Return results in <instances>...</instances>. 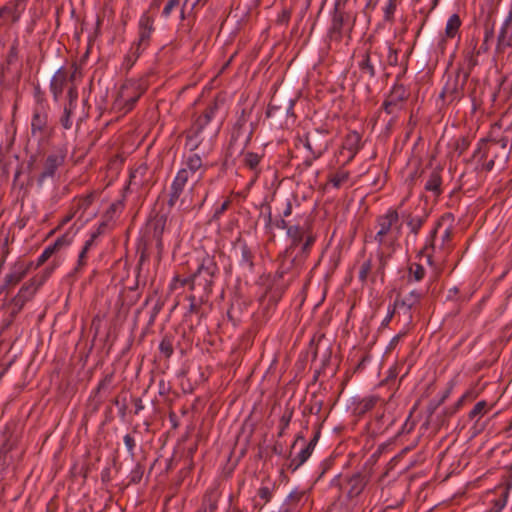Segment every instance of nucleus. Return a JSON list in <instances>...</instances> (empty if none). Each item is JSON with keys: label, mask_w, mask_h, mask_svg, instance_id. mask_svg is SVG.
I'll use <instances>...</instances> for the list:
<instances>
[{"label": "nucleus", "mask_w": 512, "mask_h": 512, "mask_svg": "<svg viewBox=\"0 0 512 512\" xmlns=\"http://www.w3.org/2000/svg\"><path fill=\"white\" fill-rule=\"evenodd\" d=\"M282 110L281 106H277L273 101H271L268 105L267 109V117H274L277 115V113Z\"/></svg>", "instance_id": "052dcab7"}, {"label": "nucleus", "mask_w": 512, "mask_h": 512, "mask_svg": "<svg viewBox=\"0 0 512 512\" xmlns=\"http://www.w3.org/2000/svg\"><path fill=\"white\" fill-rule=\"evenodd\" d=\"M43 282L44 279L34 276L22 284L16 295L10 300L13 315L18 314L25 304L34 298Z\"/></svg>", "instance_id": "1a4fd4ad"}, {"label": "nucleus", "mask_w": 512, "mask_h": 512, "mask_svg": "<svg viewBox=\"0 0 512 512\" xmlns=\"http://www.w3.org/2000/svg\"><path fill=\"white\" fill-rule=\"evenodd\" d=\"M377 258H378V267H377L375 273H377L381 277H383L384 276V269H385V266H386V259H385L384 255L382 253L378 254Z\"/></svg>", "instance_id": "4d7b16f0"}, {"label": "nucleus", "mask_w": 512, "mask_h": 512, "mask_svg": "<svg viewBox=\"0 0 512 512\" xmlns=\"http://www.w3.org/2000/svg\"><path fill=\"white\" fill-rule=\"evenodd\" d=\"M218 508V500L213 496H205L202 506L197 512H215Z\"/></svg>", "instance_id": "79ce46f5"}, {"label": "nucleus", "mask_w": 512, "mask_h": 512, "mask_svg": "<svg viewBox=\"0 0 512 512\" xmlns=\"http://www.w3.org/2000/svg\"><path fill=\"white\" fill-rule=\"evenodd\" d=\"M188 180L189 179L186 178V173L179 171L176 173V176L174 177L170 186L169 199L167 202L169 207H173L176 205L184 191V188Z\"/></svg>", "instance_id": "b1692460"}, {"label": "nucleus", "mask_w": 512, "mask_h": 512, "mask_svg": "<svg viewBox=\"0 0 512 512\" xmlns=\"http://www.w3.org/2000/svg\"><path fill=\"white\" fill-rule=\"evenodd\" d=\"M427 217L428 215L426 212L417 215H413L407 211L402 212V218L405 220L410 233L415 236L419 233L420 229L427 221Z\"/></svg>", "instance_id": "bb28decb"}, {"label": "nucleus", "mask_w": 512, "mask_h": 512, "mask_svg": "<svg viewBox=\"0 0 512 512\" xmlns=\"http://www.w3.org/2000/svg\"><path fill=\"white\" fill-rule=\"evenodd\" d=\"M124 444L129 452H132L135 447V440L130 434H126L123 438Z\"/></svg>", "instance_id": "0e129e2a"}, {"label": "nucleus", "mask_w": 512, "mask_h": 512, "mask_svg": "<svg viewBox=\"0 0 512 512\" xmlns=\"http://www.w3.org/2000/svg\"><path fill=\"white\" fill-rule=\"evenodd\" d=\"M112 382H113V374L110 373V374L105 375L104 378L99 382V384L96 388L97 392H101V391H105V390L109 389Z\"/></svg>", "instance_id": "603ef678"}, {"label": "nucleus", "mask_w": 512, "mask_h": 512, "mask_svg": "<svg viewBox=\"0 0 512 512\" xmlns=\"http://www.w3.org/2000/svg\"><path fill=\"white\" fill-rule=\"evenodd\" d=\"M145 50L139 48L138 46L132 44L131 47H130V50L129 52L127 53V55L125 56V59H124V66L127 68V69H130L134 64L135 62L137 61V59L140 57V55L144 52Z\"/></svg>", "instance_id": "c9c22d12"}, {"label": "nucleus", "mask_w": 512, "mask_h": 512, "mask_svg": "<svg viewBox=\"0 0 512 512\" xmlns=\"http://www.w3.org/2000/svg\"><path fill=\"white\" fill-rule=\"evenodd\" d=\"M206 171V166L203 164L201 156L197 153L189 155L183 162V167L179 172L186 173V178L191 179L196 177V182H199Z\"/></svg>", "instance_id": "6ab92c4d"}, {"label": "nucleus", "mask_w": 512, "mask_h": 512, "mask_svg": "<svg viewBox=\"0 0 512 512\" xmlns=\"http://www.w3.org/2000/svg\"><path fill=\"white\" fill-rule=\"evenodd\" d=\"M179 7V0H168L163 8L162 16L168 18L173 10Z\"/></svg>", "instance_id": "8fccbe9b"}, {"label": "nucleus", "mask_w": 512, "mask_h": 512, "mask_svg": "<svg viewBox=\"0 0 512 512\" xmlns=\"http://www.w3.org/2000/svg\"><path fill=\"white\" fill-rule=\"evenodd\" d=\"M275 226L278 229L286 230V233L288 232V228L291 226L288 224V222L285 220V218H281L280 220H277L275 223Z\"/></svg>", "instance_id": "774afa93"}, {"label": "nucleus", "mask_w": 512, "mask_h": 512, "mask_svg": "<svg viewBox=\"0 0 512 512\" xmlns=\"http://www.w3.org/2000/svg\"><path fill=\"white\" fill-rule=\"evenodd\" d=\"M32 268V261L27 262L18 260L14 262L3 279V283L0 286V294L18 285L28 275Z\"/></svg>", "instance_id": "9b49d317"}, {"label": "nucleus", "mask_w": 512, "mask_h": 512, "mask_svg": "<svg viewBox=\"0 0 512 512\" xmlns=\"http://www.w3.org/2000/svg\"><path fill=\"white\" fill-rule=\"evenodd\" d=\"M361 137L357 132L349 133L342 146L341 154L346 156V162L349 163L360 149Z\"/></svg>", "instance_id": "393cba45"}, {"label": "nucleus", "mask_w": 512, "mask_h": 512, "mask_svg": "<svg viewBox=\"0 0 512 512\" xmlns=\"http://www.w3.org/2000/svg\"><path fill=\"white\" fill-rule=\"evenodd\" d=\"M409 97L407 89L402 84L393 85L389 95L382 104V109L388 114L397 116L404 108V104Z\"/></svg>", "instance_id": "ddd939ff"}, {"label": "nucleus", "mask_w": 512, "mask_h": 512, "mask_svg": "<svg viewBox=\"0 0 512 512\" xmlns=\"http://www.w3.org/2000/svg\"><path fill=\"white\" fill-rule=\"evenodd\" d=\"M441 171V168L433 169L425 183V190L432 192L435 196H439L442 193Z\"/></svg>", "instance_id": "c85d7f7f"}, {"label": "nucleus", "mask_w": 512, "mask_h": 512, "mask_svg": "<svg viewBox=\"0 0 512 512\" xmlns=\"http://www.w3.org/2000/svg\"><path fill=\"white\" fill-rule=\"evenodd\" d=\"M167 224V216L166 215H157L152 218L148 223L149 232L152 235L153 240L156 242V249L158 251L159 257L161 256L164 250L163 244V234L166 230Z\"/></svg>", "instance_id": "aec40b11"}, {"label": "nucleus", "mask_w": 512, "mask_h": 512, "mask_svg": "<svg viewBox=\"0 0 512 512\" xmlns=\"http://www.w3.org/2000/svg\"><path fill=\"white\" fill-rule=\"evenodd\" d=\"M66 156V148L57 147L53 149L45 158L43 163V171L39 175L38 182L41 184L47 178H52L55 175L57 169L64 164Z\"/></svg>", "instance_id": "4468645a"}, {"label": "nucleus", "mask_w": 512, "mask_h": 512, "mask_svg": "<svg viewBox=\"0 0 512 512\" xmlns=\"http://www.w3.org/2000/svg\"><path fill=\"white\" fill-rule=\"evenodd\" d=\"M144 90L136 82H128L121 86L115 107L128 112L133 109L135 103L143 94Z\"/></svg>", "instance_id": "f8f14e48"}, {"label": "nucleus", "mask_w": 512, "mask_h": 512, "mask_svg": "<svg viewBox=\"0 0 512 512\" xmlns=\"http://www.w3.org/2000/svg\"><path fill=\"white\" fill-rule=\"evenodd\" d=\"M274 485L270 481L262 482V485L257 490V497L262 501L261 504L255 503V506L263 507L271 501L273 497Z\"/></svg>", "instance_id": "7c9ffc66"}, {"label": "nucleus", "mask_w": 512, "mask_h": 512, "mask_svg": "<svg viewBox=\"0 0 512 512\" xmlns=\"http://www.w3.org/2000/svg\"><path fill=\"white\" fill-rule=\"evenodd\" d=\"M474 398V394L472 391H467L466 393H464L460 398L459 400L457 401L456 403V407L457 408H460L466 401L468 400H472Z\"/></svg>", "instance_id": "680f3d73"}, {"label": "nucleus", "mask_w": 512, "mask_h": 512, "mask_svg": "<svg viewBox=\"0 0 512 512\" xmlns=\"http://www.w3.org/2000/svg\"><path fill=\"white\" fill-rule=\"evenodd\" d=\"M299 141L310 153L302 163L305 169H308L312 163L320 158L329 147L328 131L322 128H317L307 132Z\"/></svg>", "instance_id": "7ed1b4c3"}, {"label": "nucleus", "mask_w": 512, "mask_h": 512, "mask_svg": "<svg viewBox=\"0 0 512 512\" xmlns=\"http://www.w3.org/2000/svg\"><path fill=\"white\" fill-rule=\"evenodd\" d=\"M497 147H500L501 149H503V151H504L503 156L505 158H507L511 151V146H509L508 138L502 137L498 140L493 141L491 148H497Z\"/></svg>", "instance_id": "a18cd8bd"}, {"label": "nucleus", "mask_w": 512, "mask_h": 512, "mask_svg": "<svg viewBox=\"0 0 512 512\" xmlns=\"http://www.w3.org/2000/svg\"><path fill=\"white\" fill-rule=\"evenodd\" d=\"M397 2L396 0H387V3L384 7V19L386 21H392L394 18V14L396 11Z\"/></svg>", "instance_id": "49530a36"}, {"label": "nucleus", "mask_w": 512, "mask_h": 512, "mask_svg": "<svg viewBox=\"0 0 512 512\" xmlns=\"http://www.w3.org/2000/svg\"><path fill=\"white\" fill-rule=\"evenodd\" d=\"M67 97H68V105H66L65 107H72V108H76V102H77V99H78V92H77V89L76 87L74 86H71L69 89H68V92H67Z\"/></svg>", "instance_id": "864d4df0"}, {"label": "nucleus", "mask_w": 512, "mask_h": 512, "mask_svg": "<svg viewBox=\"0 0 512 512\" xmlns=\"http://www.w3.org/2000/svg\"><path fill=\"white\" fill-rule=\"evenodd\" d=\"M261 156L254 152H246L243 155V162L246 167H248L250 170L255 171L257 173V169L259 166V163L261 161Z\"/></svg>", "instance_id": "4c0bfd02"}, {"label": "nucleus", "mask_w": 512, "mask_h": 512, "mask_svg": "<svg viewBox=\"0 0 512 512\" xmlns=\"http://www.w3.org/2000/svg\"><path fill=\"white\" fill-rule=\"evenodd\" d=\"M231 201L226 199L214 212L213 219L217 220L229 208Z\"/></svg>", "instance_id": "5fc2aeb1"}, {"label": "nucleus", "mask_w": 512, "mask_h": 512, "mask_svg": "<svg viewBox=\"0 0 512 512\" xmlns=\"http://www.w3.org/2000/svg\"><path fill=\"white\" fill-rule=\"evenodd\" d=\"M291 13L289 10L284 9L277 18L279 24H287L290 20Z\"/></svg>", "instance_id": "e2e57ef3"}, {"label": "nucleus", "mask_w": 512, "mask_h": 512, "mask_svg": "<svg viewBox=\"0 0 512 512\" xmlns=\"http://www.w3.org/2000/svg\"><path fill=\"white\" fill-rule=\"evenodd\" d=\"M240 250H241V258H240L239 264L242 267L247 268L248 270L251 271L254 266V263H253L254 255H253L251 249L248 247V245L246 243H242L240 246Z\"/></svg>", "instance_id": "473e14b6"}, {"label": "nucleus", "mask_w": 512, "mask_h": 512, "mask_svg": "<svg viewBox=\"0 0 512 512\" xmlns=\"http://www.w3.org/2000/svg\"><path fill=\"white\" fill-rule=\"evenodd\" d=\"M461 26V20L458 14H452L446 23L445 34L448 38H454Z\"/></svg>", "instance_id": "f704fd0d"}, {"label": "nucleus", "mask_w": 512, "mask_h": 512, "mask_svg": "<svg viewBox=\"0 0 512 512\" xmlns=\"http://www.w3.org/2000/svg\"><path fill=\"white\" fill-rule=\"evenodd\" d=\"M148 172L149 171L147 165L141 164L137 166L130 173L129 186H134L136 188L144 186L148 181Z\"/></svg>", "instance_id": "cd10ccee"}, {"label": "nucleus", "mask_w": 512, "mask_h": 512, "mask_svg": "<svg viewBox=\"0 0 512 512\" xmlns=\"http://www.w3.org/2000/svg\"><path fill=\"white\" fill-rule=\"evenodd\" d=\"M349 178V172L345 170H338L330 177V183L339 188L343 183H345Z\"/></svg>", "instance_id": "37998d69"}, {"label": "nucleus", "mask_w": 512, "mask_h": 512, "mask_svg": "<svg viewBox=\"0 0 512 512\" xmlns=\"http://www.w3.org/2000/svg\"><path fill=\"white\" fill-rule=\"evenodd\" d=\"M452 230L451 228L445 229L441 236V245L439 246L440 258H444L451 248Z\"/></svg>", "instance_id": "e433bc0d"}, {"label": "nucleus", "mask_w": 512, "mask_h": 512, "mask_svg": "<svg viewBox=\"0 0 512 512\" xmlns=\"http://www.w3.org/2000/svg\"><path fill=\"white\" fill-rule=\"evenodd\" d=\"M219 268L213 256L204 253L197 259V268L191 275V278L184 279L182 286L186 283H191V289L197 284L202 286L204 291L207 293L211 292V286L214 282V278L217 276Z\"/></svg>", "instance_id": "f03ea898"}, {"label": "nucleus", "mask_w": 512, "mask_h": 512, "mask_svg": "<svg viewBox=\"0 0 512 512\" xmlns=\"http://www.w3.org/2000/svg\"><path fill=\"white\" fill-rule=\"evenodd\" d=\"M511 487V483L497 487L492 492L494 498L490 500L491 507L484 512H501L508 502Z\"/></svg>", "instance_id": "4be33fe9"}, {"label": "nucleus", "mask_w": 512, "mask_h": 512, "mask_svg": "<svg viewBox=\"0 0 512 512\" xmlns=\"http://www.w3.org/2000/svg\"><path fill=\"white\" fill-rule=\"evenodd\" d=\"M348 16L339 9V3L337 2L334 7V13L332 16L331 26L328 31V36L331 41L340 42L343 35V27L345 20Z\"/></svg>", "instance_id": "412c9836"}, {"label": "nucleus", "mask_w": 512, "mask_h": 512, "mask_svg": "<svg viewBox=\"0 0 512 512\" xmlns=\"http://www.w3.org/2000/svg\"><path fill=\"white\" fill-rule=\"evenodd\" d=\"M95 237V235H92V237L85 242L78 256L77 266L75 268L76 271L80 270L86 264V255L93 245Z\"/></svg>", "instance_id": "ea45409f"}, {"label": "nucleus", "mask_w": 512, "mask_h": 512, "mask_svg": "<svg viewBox=\"0 0 512 512\" xmlns=\"http://www.w3.org/2000/svg\"><path fill=\"white\" fill-rule=\"evenodd\" d=\"M317 236H308L305 242L303 241L298 249L294 250L291 256H281L280 270L282 274L289 273L291 271H298L308 258L311 249L316 241Z\"/></svg>", "instance_id": "423d86ee"}, {"label": "nucleus", "mask_w": 512, "mask_h": 512, "mask_svg": "<svg viewBox=\"0 0 512 512\" xmlns=\"http://www.w3.org/2000/svg\"><path fill=\"white\" fill-rule=\"evenodd\" d=\"M378 231L375 235V241L380 245L393 243L401 234V224H399V214L395 209H388L377 220Z\"/></svg>", "instance_id": "20e7f679"}, {"label": "nucleus", "mask_w": 512, "mask_h": 512, "mask_svg": "<svg viewBox=\"0 0 512 512\" xmlns=\"http://www.w3.org/2000/svg\"><path fill=\"white\" fill-rule=\"evenodd\" d=\"M425 276V269L421 264L411 263L408 268V279L416 282L421 281Z\"/></svg>", "instance_id": "58836bf2"}, {"label": "nucleus", "mask_w": 512, "mask_h": 512, "mask_svg": "<svg viewBox=\"0 0 512 512\" xmlns=\"http://www.w3.org/2000/svg\"><path fill=\"white\" fill-rule=\"evenodd\" d=\"M387 61H388L389 65H392V66L397 65L398 54H397V51L392 47H389V49H388Z\"/></svg>", "instance_id": "13d9d810"}, {"label": "nucleus", "mask_w": 512, "mask_h": 512, "mask_svg": "<svg viewBox=\"0 0 512 512\" xmlns=\"http://www.w3.org/2000/svg\"><path fill=\"white\" fill-rule=\"evenodd\" d=\"M312 452L313 451L309 447L305 446L294 458L291 459L288 468L292 471H296L309 459Z\"/></svg>", "instance_id": "2f4dec72"}, {"label": "nucleus", "mask_w": 512, "mask_h": 512, "mask_svg": "<svg viewBox=\"0 0 512 512\" xmlns=\"http://www.w3.org/2000/svg\"><path fill=\"white\" fill-rule=\"evenodd\" d=\"M69 242L65 237H59L53 244L48 245L37 259L36 264H33V268L42 266L53 254L59 251L61 248L67 246Z\"/></svg>", "instance_id": "a878e982"}, {"label": "nucleus", "mask_w": 512, "mask_h": 512, "mask_svg": "<svg viewBox=\"0 0 512 512\" xmlns=\"http://www.w3.org/2000/svg\"><path fill=\"white\" fill-rule=\"evenodd\" d=\"M291 214H292V204L289 200H287L285 203V208L283 209L281 216H282V218H286V217H289Z\"/></svg>", "instance_id": "338daca9"}, {"label": "nucleus", "mask_w": 512, "mask_h": 512, "mask_svg": "<svg viewBox=\"0 0 512 512\" xmlns=\"http://www.w3.org/2000/svg\"><path fill=\"white\" fill-rule=\"evenodd\" d=\"M302 500H307V495L303 491H292L287 498L289 504L295 505L301 502Z\"/></svg>", "instance_id": "de8ad7c7"}, {"label": "nucleus", "mask_w": 512, "mask_h": 512, "mask_svg": "<svg viewBox=\"0 0 512 512\" xmlns=\"http://www.w3.org/2000/svg\"><path fill=\"white\" fill-rule=\"evenodd\" d=\"M377 65L381 66V59L380 55L376 52L365 53L358 64L361 73L370 79L376 76Z\"/></svg>", "instance_id": "5701e85b"}, {"label": "nucleus", "mask_w": 512, "mask_h": 512, "mask_svg": "<svg viewBox=\"0 0 512 512\" xmlns=\"http://www.w3.org/2000/svg\"><path fill=\"white\" fill-rule=\"evenodd\" d=\"M154 31V18L147 12L143 13L138 21V39L133 44L146 50L150 45Z\"/></svg>", "instance_id": "dca6fc26"}, {"label": "nucleus", "mask_w": 512, "mask_h": 512, "mask_svg": "<svg viewBox=\"0 0 512 512\" xmlns=\"http://www.w3.org/2000/svg\"><path fill=\"white\" fill-rule=\"evenodd\" d=\"M160 353L169 358L173 354V338L171 336H164L159 345Z\"/></svg>", "instance_id": "a19ab883"}, {"label": "nucleus", "mask_w": 512, "mask_h": 512, "mask_svg": "<svg viewBox=\"0 0 512 512\" xmlns=\"http://www.w3.org/2000/svg\"><path fill=\"white\" fill-rule=\"evenodd\" d=\"M408 328L400 331L397 335H395L389 342L387 346V352L392 351L396 348V346L399 344L400 340L407 334Z\"/></svg>", "instance_id": "3c124183"}, {"label": "nucleus", "mask_w": 512, "mask_h": 512, "mask_svg": "<svg viewBox=\"0 0 512 512\" xmlns=\"http://www.w3.org/2000/svg\"><path fill=\"white\" fill-rule=\"evenodd\" d=\"M510 47H512V0L497 36V50L499 52H503Z\"/></svg>", "instance_id": "a211bd4d"}, {"label": "nucleus", "mask_w": 512, "mask_h": 512, "mask_svg": "<svg viewBox=\"0 0 512 512\" xmlns=\"http://www.w3.org/2000/svg\"><path fill=\"white\" fill-rule=\"evenodd\" d=\"M188 300L190 302L188 311L189 313H198L199 311V305L196 303V298L194 295H190L188 297Z\"/></svg>", "instance_id": "69168bd1"}, {"label": "nucleus", "mask_w": 512, "mask_h": 512, "mask_svg": "<svg viewBox=\"0 0 512 512\" xmlns=\"http://www.w3.org/2000/svg\"><path fill=\"white\" fill-rule=\"evenodd\" d=\"M488 404L486 401L482 400L477 402L472 410L468 414V418L477 423L487 412H488Z\"/></svg>", "instance_id": "72a5a7b5"}, {"label": "nucleus", "mask_w": 512, "mask_h": 512, "mask_svg": "<svg viewBox=\"0 0 512 512\" xmlns=\"http://www.w3.org/2000/svg\"><path fill=\"white\" fill-rule=\"evenodd\" d=\"M395 313H397V309H394V304H393L392 306L388 307L387 315L383 319L381 326L387 327L389 325L390 321L392 320V318L394 317Z\"/></svg>", "instance_id": "6e6d98bb"}, {"label": "nucleus", "mask_w": 512, "mask_h": 512, "mask_svg": "<svg viewBox=\"0 0 512 512\" xmlns=\"http://www.w3.org/2000/svg\"><path fill=\"white\" fill-rule=\"evenodd\" d=\"M461 73V69H458L455 74L447 75V80L439 95L440 98L450 103L461 99L464 85L469 77V72H464L462 75Z\"/></svg>", "instance_id": "9d476101"}, {"label": "nucleus", "mask_w": 512, "mask_h": 512, "mask_svg": "<svg viewBox=\"0 0 512 512\" xmlns=\"http://www.w3.org/2000/svg\"><path fill=\"white\" fill-rule=\"evenodd\" d=\"M367 483L368 479L360 472L346 475L343 478L337 476L332 480V485L338 486L349 501L356 499L363 492Z\"/></svg>", "instance_id": "6e6552de"}, {"label": "nucleus", "mask_w": 512, "mask_h": 512, "mask_svg": "<svg viewBox=\"0 0 512 512\" xmlns=\"http://www.w3.org/2000/svg\"><path fill=\"white\" fill-rule=\"evenodd\" d=\"M423 297L424 292L418 289H413L404 295H397L394 301V309H397V315L399 319L403 320L405 328L412 325L413 314L420 306Z\"/></svg>", "instance_id": "39448f33"}, {"label": "nucleus", "mask_w": 512, "mask_h": 512, "mask_svg": "<svg viewBox=\"0 0 512 512\" xmlns=\"http://www.w3.org/2000/svg\"><path fill=\"white\" fill-rule=\"evenodd\" d=\"M72 68L73 71L71 74L65 68L61 67L53 75L50 82V91L55 101L60 99L68 80L72 81L75 78L77 67L73 65Z\"/></svg>", "instance_id": "f3484780"}, {"label": "nucleus", "mask_w": 512, "mask_h": 512, "mask_svg": "<svg viewBox=\"0 0 512 512\" xmlns=\"http://www.w3.org/2000/svg\"><path fill=\"white\" fill-rule=\"evenodd\" d=\"M48 132L47 107L43 104H39L33 110L31 119V135L41 140L48 134Z\"/></svg>", "instance_id": "2eb2a0df"}, {"label": "nucleus", "mask_w": 512, "mask_h": 512, "mask_svg": "<svg viewBox=\"0 0 512 512\" xmlns=\"http://www.w3.org/2000/svg\"><path fill=\"white\" fill-rule=\"evenodd\" d=\"M218 109L219 104L217 101L210 103L186 131L185 147L189 151H195L202 144H211L212 139L217 135L218 129L212 130L209 124L215 117Z\"/></svg>", "instance_id": "f257e3e1"}, {"label": "nucleus", "mask_w": 512, "mask_h": 512, "mask_svg": "<svg viewBox=\"0 0 512 512\" xmlns=\"http://www.w3.org/2000/svg\"><path fill=\"white\" fill-rule=\"evenodd\" d=\"M287 236L290 240L289 246L285 249L283 254L291 256L294 250L298 249L299 245L307 239L308 236H316L313 232V224L310 217L299 219L295 224L288 228Z\"/></svg>", "instance_id": "0eeeda50"}, {"label": "nucleus", "mask_w": 512, "mask_h": 512, "mask_svg": "<svg viewBox=\"0 0 512 512\" xmlns=\"http://www.w3.org/2000/svg\"><path fill=\"white\" fill-rule=\"evenodd\" d=\"M23 10L22 0H16L0 8V17L9 16L12 22H17Z\"/></svg>", "instance_id": "c756f323"}, {"label": "nucleus", "mask_w": 512, "mask_h": 512, "mask_svg": "<svg viewBox=\"0 0 512 512\" xmlns=\"http://www.w3.org/2000/svg\"><path fill=\"white\" fill-rule=\"evenodd\" d=\"M74 108L64 107V115L61 118V124L65 129H70L72 126L71 115Z\"/></svg>", "instance_id": "09e8293b"}, {"label": "nucleus", "mask_w": 512, "mask_h": 512, "mask_svg": "<svg viewBox=\"0 0 512 512\" xmlns=\"http://www.w3.org/2000/svg\"><path fill=\"white\" fill-rule=\"evenodd\" d=\"M17 57H18L17 45L13 44L10 47V49H9V52H8V55H7V62L9 64H12V63H14L17 60Z\"/></svg>", "instance_id": "bf43d9fd"}, {"label": "nucleus", "mask_w": 512, "mask_h": 512, "mask_svg": "<svg viewBox=\"0 0 512 512\" xmlns=\"http://www.w3.org/2000/svg\"><path fill=\"white\" fill-rule=\"evenodd\" d=\"M372 268L373 264L371 259H367L361 264L358 274L360 282L364 283L367 281L368 276L372 273Z\"/></svg>", "instance_id": "c03bdc74"}]
</instances>
